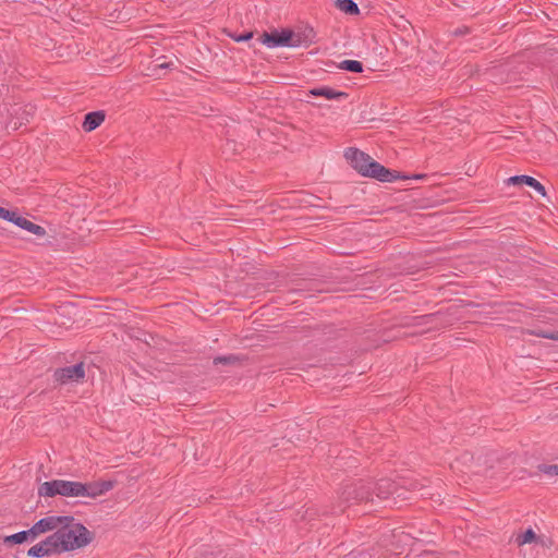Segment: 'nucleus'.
I'll return each instance as SVG.
<instances>
[{
    "mask_svg": "<svg viewBox=\"0 0 558 558\" xmlns=\"http://www.w3.org/2000/svg\"><path fill=\"white\" fill-rule=\"evenodd\" d=\"M337 8L348 14H357L360 11L353 0H337Z\"/></svg>",
    "mask_w": 558,
    "mask_h": 558,
    "instance_id": "obj_14",
    "label": "nucleus"
},
{
    "mask_svg": "<svg viewBox=\"0 0 558 558\" xmlns=\"http://www.w3.org/2000/svg\"><path fill=\"white\" fill-rule=\"evenodd\" d=\"M54 380L61 385L70 383H80L85 377L84 363L66 366L56 369L53 374Z\"/></svg>",
    "mask_w": 558,
    "mask_h": 558,
    "instance_id": "obj_6",
    "label": "nucleus"
},
{
    "mask_svg": "<svg viewBox=\"0 0 558 558\" xmlns=\"http://www.w3.org/2000/svg\"><path fill=\"white\" fill-rule=\"evenodd\" d=\"M437 320V316L435 314L424 315L420 317H414L412 319V323H410V326L420 327V326H428L434 325V323Z\"/></svg>",
    "mask_w": 558,
    "mask_h": 558,
    "instance_id": "obj_15",
    "label": "nucleus"
},
{
    "mask_svg": "<svg viewBox=\"0 0 558 558\" xmlns=\"http://www.w3.org/2000/svg\"><path fill=\"white\" fill-rule=\"evenodd\" d=\"M4 544H21L25 542V533L19 532L13 535L5 536L3 539Z\"/></svg>",
    "mask_w": 558,
    "mask_h": 558,
    "instance_id": "obj_21",
    "label": "nucleus"
},
{
    "mask_svg": "<svg viewBox=\"0 0 558 558\" xmlns=\"http://www.w3.org/2000/svg\"><path fill=\"white\" fill-rule=\"evenodd\" d=\"M105 112L104 111H93L85 116L83 122V129L86 132H92L96 128H98L105 121Z\"/></svg>",
    "mask_w": 558,
    "mask_h": 558,
    "instance_id": "obj_12",
    "label": "nucleus"
},
{
    "mask_svg": "<svg viewBox=\"0 0 558 558\" xmlns=\"http://www.w3.org/2000/svg\"><path fill=\"white\" fill-rule=\"evenodd\" d=\"M58 554L72 551L87 546L93 541V534L73 517H63L59 530L51 535Z\"/></svg>",
    "mask_w": 558,
    "mask_h": 558,
    "instance_id": "obj_1",
    "label": "nucleus"
},
{
    "mask_svg": "<svg viewBox=\"0 0 558 558\" xmlns=\"http://www.w3.org/2000/svg\"><path fill=\"white\" fill-rule=\"evenodd\" d=\"M526 185L531 186L532 189H534L537 193H539L543 197H546L547 196V193H546V190H545V186L538 182L536 179H534L533 177H529L527 179V182H526Z\"/></svg>",
    "mask_w": 558,
    "mask_h": 558,
    "instance_id": "obj_19",
    "label": "nucleus"
},
{
    "mask_svg": "<svg viewBox=\"0 0 558 558\" xmlns=\"http://www.w3.org/2000/svg\"><path fill=\"white\" fill-rule=\"evenodd\" d=\"M78 482L53 480L43 483L38 488V494L45 497L61 495L64 497H78Z\"/></svg>",
    "mask_w": 558,
    "mask_h": 558,
    "instance_id": "obj_3",
    "label": "nucleus"
},
{
    "mask_svg": "<svg viewBox=\"0 0 558 558\" xmlns=\"http://www.w3.org/2000/svg\"><path fill=\"white\" fill-rule=\"evenodd\" d=\"M236 361L234 355L219 356L214 360V364H234Z\"/></svg>",
    "mask_w": 558,
    "mask_h": 558,
    "instance_id": "obj_22",
    "label": "nucleus"
},
{
    "mask_svg": "<svg viewBox=\"0 0 558 558\" xmlns=\"http://www.w3.org/2000/svg\"><path fill=\"white\" fill-rule=\"evenodd\" d=\"M252 37H253V33L248 32V33L243 34V35H241L239 37H235L234 39H235V41H246V40L251 39Z\"/></svg>",
    "mask_w": 558,
    "mask_h": 558,
    "instance_id": "obj_25",
    "label": "nucleus"
},
{
    "mask_svg": "<svg viewBox=\"0 0 558 558\" xmlns=\"http://www.w3.org/2000/svg\"><path fill=\"white\" fill-rule=\"evenodd\" d=\"M339 498L345 506L373 500L369 485L362 482L345 485L342 488Z\"/></svg>",
    "mask_w": 558,
    "mask_h": 558,
    "instance_id": "obj_4",
    "label": "nucleus"
},
{
    "mask_svg": "<svg viewBox=\"0 0 558 558\" xmlns=\"http://www.w3.org/2000/svg\"><path fill=\"white\" fill-rule=\"evenodd\" d=\"M339 68L354 73H360L363 71L362 62L356 60H344L339 64Z\"/></svg>",
    "mask_w": 558,
    "mask_h": 558,
    "instance_id": "obj_16",
    "label": "nucleus"
},
{
    "mask_svg": "<svg viewBox=\"0 0 558 558\" xmlns=\"http://www.w3.org/2000/svg\"><path fill=\"white\" fill-rule=\"evenodd\" d=\"M22 533H25V541H35L39 536L34 525L29 530L22 531Z\"/></svg>",
    "mask_w": 558,
    "mask_h": 558,
    "instance_id": "obj_24",
    "label": "nucleus"
},
{
    "mask_svg": "<svg viewBox=\"0 0 558 558\" xmlns=\"http://www.w3.org/2000/svg\"><path fill=\"white\" fill-rule=\"evenodd\" d=\"M308 94L312 95V96H319V97H325L326 99H344L348 97V94L344 93V92H338V90H335L332 89L331 87H328V86H322V87H316V88H312L308 90Z\"/></svg>",
    "mask_w": 558,
    "mask_h": 558,
    "instance_id": "obj_11",
    "label": "nucleus"
},
{
    "mask_svg": "<svg viewBox=\"0 0 558 558\" xmlns=\"http://www.w3.org/2000/svg\"><path fill=\"white\" fill-rule=\"evenodd\" d=\"M537 469L548 476H558V464H539Z\"/></svg>",
    "mask_w": 558,
    "mask_h": 558,
    "instance_id": "obj_18",
    "label": "nucleus"
},
{
    "mask_svg": "<svg viewBox=\"0 0 558 558\" xmlns=\"http://www.w3.org/2000/svg\"><path fill=\"white\" fill-rule=\"evenodd\" d=\"M171 63H160L158 64V68H168Z\"/></svg>",
    "mask_w": 558,
    "mask_h": 558,
    "instance_id": "obj_26",
    "label": "nucleus"
},
{
    "mask_svg": "<svg viewBox=\"0 0 558 558\" xmlns=\"http://www.w3.org/2000/svg\"><path fill=\"white\" fill-rule=\"evenodd\" d=\"M53 554H58V551L50 535L47 536L44 541L31 547L27 551L29 557L36 558H41Z\"/></svg>",
    "mask_w": 558,
    "mask_h": 558,
    "instance_id": "obj_9",
    "label": "nucleus"
},
{
    "mask_svg": "<svg viewBox=\"0 0 558 558\" xmlns=\"http://www.w3.org/2000/svg\"><path fill=\"white\" fill-rule=\"evenodd\" d=\"M529 177L530 175H524V174L513 175L508 179V184H521V183L526 184Z\"/></svg>",
    "mask_w": 558,
    "mask_h": 558,
    "instance_id": "obj_23",
    "label": "nucleus"
},
{
    "mask_svg": "<svg viewBox=\"0 0 558 558\" xmlns=\"http://www.w3.org/2000/svg\"><path fill=\"white\" fill-rule=\"evenodd\" d=\"M393 487V483L389 480H381L376 484V496L380 499H385L392 493Z\"/></svg>",
    "mask_w": 558,
    "mask_h": 558,
    "instance_id": "obj_13",
    "label": "nucleus"
},
{
    "mask_svg": "<svg viewBox=\"0 0 558 558\" xmlns=\"http://www.w3.org/2000/svg\"><path fill=\"white\" fill-rule=\"evenodd\" d=\"M63 517L50 515L40 519L34 524L35 531L40 536L47 532H57L60 524H62Z\"/></svg>",
    "mask_w": 558,
    "mask_h": 558,
    "instance_id": "obj_10",
    "label": "nucleus"
},
{
    "mask_svg": "<svg viewBox=\"0 0 558 558\" xmlns=\"http://www.w3.org/2000/svg\"><path fill=\"white\" fill-rule=\"evenodd\" d=\"M0 218L11 221L20 228L35 234L38 236H44L46 234V230L31 220L20 216L16 211L8 210L3 207H0Z\"/></svg>",
    "mask_w": 558,
    "mask_h": 558,
    "instance_id": "obj_5",
    "label": "nucleus"
},
{
    "mask_svg": "<svg viewBox=\"0 0 558 558\" xmlns=\"http://www.w3.org/2000/svg\"><path fill=\"white\" fill-rule=\"evenodd\" d=\"M78 497L97 498L113 487L110 481L81 483L78 482Z\"/></svg>",
    "mask_w": 558,
    "mask_h": 558,
    "instance_id": "obj_8",
    "label": "nucleus"
},
{
    "mask_svg": "<svg viewBox=\"0 0 558 558\" xmlns=\"http://www.w3.org/2000/svg\"><path fill=\"white\" fill-rule=\"evenodd\" d=\"M530 335L558 341V331L529 330Z\"/></svg>",
    "mask_w": 558,
    "mask_h": 558,
    "instance_id": "obj_20",
    "label": "nucleus"
},
{
    "mask_svg": "<svg viewBox=\"0 0 558 558\" xmlns=\"http://www.w3.org/2000/svg\"><path fill=\"white\" fill-rule=\"evenodd\" d=\"M293 33L290 29H283L281 33H263L259 37L262 44L269 48L281 47V46H295L292 43Z\"/></svg>",
    "mask_w": 558,
    "mask_h": 558,
    "instance_id": "obj_7",
    "label": "nucleus"
},
{
    "mask_svg": "<svg viewBox=\"0 0 558 558\" xmlns=\"http://www.w3.org/2000/svg\"><path fill=\"white\" fill-rule=\"evenodd\" d=\"M344 157L363 177L374 178L381 182H392L399 178L397 172L385 168L371 156L357 148L347 149Z\"/></svg>",
    "mask_w": 558,
    "mask_h": 558,
    "instance_id": "obj_2",
    "label": "nucleus"
},
{
    "mask_svg": "<svg viewBox=\"0 0 558 558\" xmlns=\"http://www.w3.org/2000/svg\"><path fill=\"white\" fill-rule=\"evenodd\" d=\"M537 539V536L535 532L532 529H527L523 534H520L515 538V543L519 546H523L525 544H530L532 542H535Z\"/></svg>",
    "mask_w": 558,
    "mask_h": 558,
    "instance_id": "obj_17",
    "label": "nucleus"
}]
</instances>
